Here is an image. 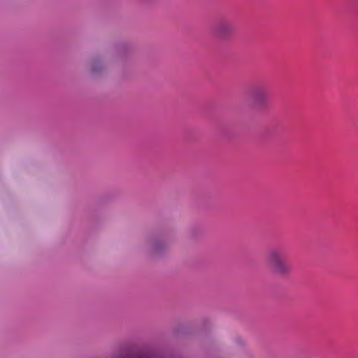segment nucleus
<instances>
[{"label":"nucleus","mask_w":358,"mask_h":358,"mask_svg":"<svg viewBox=\"0 0 358 358\" xmlns=\"http://www.w3.org/2000/svg\"><path fill=\"white\" fill-rule=\"evenodd\" d=\"M266 260L268 265L275 274L286 275L291 271V266L286 260V254L280 249L271 250L267 255Z\"/></svg>","instance_id":"1"},{"label":"nucleus","mask_w":358,"mask_h":358,"mask_svg":"<svg viewBox=\"0 0 358 358\" xmlns=\"http://www.w3.org/2000/svg\"><path fill=\"white\" fill-rule=\"evenodd\" d=\"M234 31L233 24L228 21L220 22L213 29L215 36L220 38H227L231 36Z\"/></svg>","instance_id":"2"},{"label":"nucleus","mask_w":358,"mask_h":358,"mask_svg":"<svg viewBox=\"0 0 358 358\" xmlns=\"http://www.w3.org/2000/svg\"><path fill=\"white\" fill-rule=\"evenodd\" d=\"M251 98L256 107H264L268 99V93L265 88L257 87L252 90Z\"/></svg>","instance_id":"3"}]
</instances>
